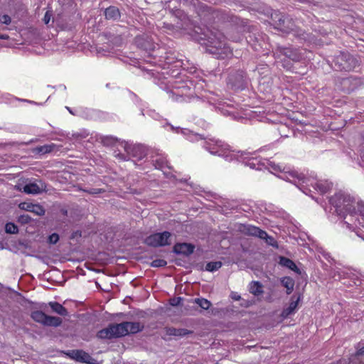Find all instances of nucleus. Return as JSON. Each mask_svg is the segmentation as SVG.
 I'll list each match as a JSON object with an SVG mask.
<instances>
[{"label": "nucleus", "instance_id": "nucleus-17", "mask_svg": "<svg viewBox=\"0 0 364 364\" xmlns=\"http://www.w3.org/2000/svg\"><path fill=\"white\" fill-rule=\"evenodd\" d=\"M279 264L285 267L294 272L297 274H301L300 269L298 268V267L296 265V264L290 259L281 256L279 257Z\"/></svg>", "mask_w": 364, "mask_h": 364}, {"label": "nucleus", "instance_id": "nucleus-44", "mask_svg": "<svg viewBox=\"0 0 364 364\" xmlns=\"http://www.w3.org/2000/svg\"><path fill=\"white\" fill-rule=\"evenodd\" d=\"M50 14L47 11L46 14H45V16H44V18H43V21L46 24H48L49 22H50Z\"/></svg>", "mask_w": 364, "mask_h": 364}, {"label": "nucleus", "instance_id": "nucleus-45", "mask_svg": "<svg viewBox=\"0 0 364 364\" xmlns=\"http://www.w3.org/2000/svg\"><path fill=\"white\" fill-rule=\"evenodd\" d=\"M230 296L233 300L235 301H239L241 299V296L236 292H232Z\"/></svg>", "mask_w": 364, "mask_h": 364}, {"label": "nucleus", "instance_id": "nucleus-51", "mask_svg": "<svg viewBox=\"0 0 364 364\" xmlns=\"http://www.w3.org/2000/svg\"><path fill=\"white\" fill-rule=\"evenodd\" d=\"M58 134L60 135V136H65L64 133L63 132H58Z\"/></svg>", "mask_w": 364, "mask_h": 364}, {"label": "nucleus", "instance_id": "nucleus-28", "mask_svg": "<svg viewBox=\"0 0 364 364\" xmlns=\"http://www.w3.org/2000/svg\"><path fill=\"white\" fill-rule=\"evenodd\" d=\"M47 315L41 311H34L31 313V318L36 322L45 324Z\"/></svg>", "mask_w": 364, "mask_h": 364}, {"label": "nucleus", "instance_id": "nucleus-29", "mask_svg": "<svg viewBox=\"0 0 364 364\" xmlns=\"http://www.w3.org/2000/svg\"><path fill=\"white\" fill-rule=\"evenodd\" d=\"M283 53L286 57L294 61H298L300 59V55H299L297 51L295 50H292L291 48H283Z\"/></svg>", "mask_w": 364, "mask_h": 364}, {"label": "nucleus", "instance_id": "nucleus-19", "mask_svg": "<svg viewBox=\"0 0 364 364\" xmlns=\"http://www.w3.org/2000/svg\"><path fill=\"white\" fill-rule=\"evenodd\" d=\"M353 61V59L348 55L342 54L341 56L337 58V61L341 63L340 68L341 70H348L353 67L348 63V61Z\"/></svg>", "mask_w": 364, "mask_h": 364}, {"label": "nucleus", "instance_id": "nucleus-40", "mask_svg": "<svg viewBox=\"0 0 364 364\" xmlns=\"http://www.w3.org/2000/svg\"><path fill=\"white\" fill-rule=\"evenodd\" d=\"M59 240V236L56 233L50 235L48 237V241L50 244H55Z\"/></svg>", "mask_w": 364, "mask_h": 364}, {"label": "nucleus", "instance_id": "nucleus-53", "mask_svg": "<svg viewBox=\"0 0 364 364\" xmlns=\"http://www.w3.org/2000/svg\"><path fill=\"white\" fill-rule=\"evenodd\" d=\"M6 97H11L9 94L6 95Z\"/></svg>", "mask_w": 364, "mask_h": 364}, {"label": "nucleus", "instance_id": "nucleus-49", "mask_svg": "<svg viewBox=\"0 0 364 364\" xmlns=\"http://www.w3.org/2000/svg\"><path fill=\"white\" fill-rule=\"evenodd\" d=\"M8 38H9V36L7 35H4V34L0 35V39L6 40V39H8Z\"/></svg>", "mask_w": 364, "mask_h": 364}, {"label": "nucleus", "instance_id": "nucleus-35", "mask_svg": "<svg viewBox=\"0 0 364 364\" xmlns=\"http://www.w3.org/2000/svg\"><path fill=\"white\" fill-rule=\"evenodd\" d=\"M347 274L348 273L344 269H338L337 270H334L333 277L335 278L336 279H340L341 278L346 277Z\"/></svg>", "mask_w": 364, "mask_h": 364}, {"label": "nucleus", "instance_id": "nucleus-24", "mask_svg": "<svg viewBox=\"0 0 364 364\" xmlns=\"http://www.w3.org/2000/svg\"><path fill=\"white\" fill-rule=\"evenodd\" d=\"M249 290L255 296H260L263 293V287L259 282H252L250 284Z\"/></svg>", "mask_w": 364, "mask_h": 364}, {"label": "nucleus", "instance_id": "nucleus-39", "mask_svg": "<svg viewBox=\"0 0 364 364\" xmlns=\"http://www.w3.org/2000/svg\"><path fill=\"white\" fill-rule=\"evenodd\" d=\"M34 204L29 203H21L18 205L19 208L26 211L31 212V209L33 208Z\"/></svg>", "mask_w": 364, "mask_h": 364}, {"label": "nucleus", "instance_id": "nucleus-18", "mask_svg": "<svg viewBox=\"0 0 364 364\" xmlns=\"http://www.w3.org/2000/svg\"><path fill=\"white\" fill-rule=\"evenodd\" d=\"M125 328L127 330V334L136 333L142 331L144 326L139 322H124Z\"/></svg>", "mask_w": 364, "mask_h": 364}, {"label": "nucleus", "instance_id": "nucleus-46", "mask_svg": "<svg viewBox=\"0 0 364 364\" xmlns=\"http://www.w3.org/2000/svg\"><path fill=\"white\" fill-rule=\"evenodd\" d=\"M11 98L12 100H14L22 101V102H28V103H30V104H36L35 102L31 101V100H28L19 99V98L14 97H11Z\"/></svg>", "mask_w": 364, "mask_h": 364}, {"label": "nucleus", "instance_id": "nucleus-25", "mask_svg": "<svg viewBox=\"0 0 364 364\" xmlns=\"http://www.w3.org/2000/svg\"><path fill=\"white\" fill-rule=\"evenodd\" d=\"M300 298L298 297L295 301H291L289 304V306L286 309H284L282 313V316L283 317H288L289 315L293 314L295 311V309L297 307L298 303L299 301Z\"/></svg>", "mask_w": 364, "mask_h": 364}, {"label": "nucleus", "instance_id": "nucleus-12", "mask_svg": "<svg viewBox=\"0 0 364 364\" xmlns=\"http://www.w3.org/2000/svg\"><path fill=\"white\" fill-rule=\"evenodd\" d=\"M122 144H124L125 151L132 155V156L137 158L139 159H144L146 155V149L144 146L141 144L136 145H129L127 142H122Z\"/></svg>", "mask_w": 364, "mask_h": 364}, {"label": "nucleus", "instance_id": "nucleus-16", "mask_svg": "<svg viewBox=\"0 0 364 364\" xmlns=\"http://www.w3.org/2000/svg\"><path fill=\"white\" fill-rule=\"evenodd\" d=\"M193 250L194 246L188 243H177L173 247V252L178 255H189Z\"/></svg>", "mask_w": 364, "mask_h": 364}, {"label": "nucleus", "instance_id": "nucleus-27", "mask_svg": "<svg viewBox=\"0 0 364 364\" xmlns=\"http://www.w3.org/2000/svg\"><path fill=\"white\" fill-rule=\"evenodd\" d=\"M61 323L62 319L60 318L47 315L44 326L58 327Z\"/></svg>", "mask_w": 364, "mask_h": 364}, {"label": "nucleus", "instance_id": "nucleus-34", "mask_svg": "<svg viewBox=\"0 0 364 364\" xmlns=\"http://www.w3.org/2000/svg\"><path fill=\"white\" fill-rule=\"evenodd\" d=\"M5 231L9 234H16L18 231V227L13 223H8L5 225Z\"/></svg>", "mask_w": 364, "mask_h": 364}, {"label": "nucleus", "instance_id": "nucleus-2", "mask_svg": "<svg viewBox=\"0 0 364 364\" xmlns=\"http://www.w3.org/2000/svg\"><path fill=\"white\" fill-rule=\"evenodd\" d=\"M334 212L341 219L342 228L350 232L349 237L364 240V202L346 191H338L329 198Z\"/></svg>", "mask_w": 364, "mask_h": 364}, {"label": "nucleus", "instance_id": "nucleus-13", "mask_svg": "<svg viewBox=\"0 0 364 364\" xmlns=\"http://www.w3.org/2000/svg\"><path fill=\"white\" fill-rule=\"evenodd\" d=\"M68 355L76 361L93 364L92 358L87 353L82 350H71Z\"/></svg>", "mask_w": 364, "mask_h": 364}, {"label": "nucleus", "instance_id": "nucleus-47", "mask_svg": "<svg viewBox=\"0 0 364 364\" xmlns=\"http://www.w3.org/2000/svg\"><path fill=\"white\" fill-rule=\"evenodd\" d=\"M181 298H177L176 299H173V301L171 303L173 306H176L179 304V302L181 301Z\"/></svg>", "mask_w": 364, "mask_h": 364}, {"label": "nucleus", "instance_id": "nucleus-11", "mask_svg": "<svg viewBox=\"0 0 364 364\" xmlns=\"http://www.w3.org/2000/svg\"><path fill=\"white\" fill-rule=\"evenodd\" d=\"M170 127H171V130H173V131L176 130V132L177 133H178L180 132L190 141L196 142V141H203L202 146L208 151H209L205 147V145L207 141H211V140L221 141L220 140H218V139H205L200 134L194 133L192 131L186 129H180L179 127L175 128L173 126H170Z\"/></svg>", "mask_w": 364, "mask_h": 364}, {"label": "nucleus", "instance_id": "nucleus-50", "mask_svg": "<svg viewBox=\"0 0 364 364\" xmlns=\"http://www.w3.org/2000/svg\"><path fill=\"white\" fill-rule=\"evenodd\" d=\"M65 108L68 110V112L73 114V115H75V114L73 112V110L69 107H65Z\"/></svg>", "mask_w": 364, "mask_h": 364}, {"label": "nucleus", "instance_id": "nucleus-8", "mask_svg": "<svg viewBox=\"0 0 364 364\" xmlns=\"http://www.w3.org/2000/svg\"><path fill=\"white\" fill-rule=\"evenodd\" d=\"M272 19L275 27L283 32L289 33L294 29L295 25L292 19L278 11L272 14Z\"/></svg>", "mask_w": 364, "mask_h": 364}, {"label": "nucleus", "instance_id": "nucleus-6", "mask_svg": "<svg viewBox=\"0 0 364 364\" xmlns=\"http://www.w3.org/2000/svg\"><path fill=\"white\" fill-rule=\"evenodd\" d=\"M240 231L247 235L257 237L260 239L265 240L266 242L274 247H278V243L272 236L260 228L252 225H241Z\"/></svg>", "mask_w": 364, "mask_h": 364}, {"label": "nucleus", "instance_id": "nucleus-4", "mask_svg": "<svg viewBox=\"0 0 364 364\" xmlns=\"http://www.w3.org/2000/svg\"><path fill=\"white\" fill-rule=\"evenodd\" d=\"M281 178L294 183L306 194L307 193L305 190L308 186H311L321 194H324L331 189L333 186L332 183L326 180H318L314 175L306 176L304 173L291 169L281 176Z\"/></svg>", "mask_w": 364, "mask_h": 364}, {"label": "nucleus", "instance_id": "nucleus-31", "mask_svg": "<svg viewBox=\"0 0 364 364\" xmlns=\"http://www.w3.org/2000/svg\"><path fill=\"white\" fill-rule=\"evenodd\" d=\"M246 80L244 76L241 74L240 75V79L236 80L235 82H232V85L235 89L243 90L246 86Z\"/></svg>", "mask_w": 364, "mask_h": 364}, {"label": "nucleus", "instance_id": "nucleus-14", "mask_svg": "<svg viewBox=\"0 0 364 364\" xmlns=\"http://www.w3.org/2000/svg\"><path fill=\"white\" fill-rule=\"evenodd\" d=\"M46 185L41 181L26 184L23 191L27 194H38L46 190Z\"/></svg>", "mask_w": 364, "mask_h": 364}, {"label": "nucleus", "instance_id": "nucleus-20", "mask_svg": "<svg viewBox=\"0 0 364 364\" xmlns=\"http://www.w3.org/2000/svg\"><path fill=\"white\" fill-rule=\"evenodd\" d=\"M56 147L57 145L53 143L50 144L39 146L33 149V153L41 154H49L52 152Z\"/></svg>", "mask_w": 364, "mask_h": 364}, {"label": "nucleus", "instance_id": "nucleus-33", "mask_svg": "<svg viewBox=\"0 0 364 364\" xmlns=\"http://www.w3.org/2000/svg\"><path fill=\"white\" fill-rule=\"evenodd\" d=\"M119 139L113 136H105L102 138V142L105 146H112L116 144Z\"/></svg>", "mask_w": 364, "mask_h": 364}, {"label": "nucleus", "instance_id": "nucleus-42", "mask_svg": "<svg viewBox=\"0 0 364 364\" xmlns=\"http://www.w3.org/2000/svg\"><path fill=\"white\" fill-rule=\"evenodd\" d=\"M1 22L5 24H9L11 23V18L8 15H3L1 18Z\"/></svg>", "mask_w": 364, "mask_h": 364}, {"label": "nucleus", "instance_id": "nucleus-21", "mask_svg": "<svg viewBox=\"0 0 364 364\" xmlns=\"http://www.w3.org/2000/svg\"><path fill=\"white\" fill-rule=\"evenodd\" d=\"M48 304L55 313L64 316L68 314V310L62 304L55 301H50Z\"/></svg>", "mask_w": 364, "mask_h": 364}, {"label": "nucleus", "instance_id": "nucleus-5", "mask_svg": "<svg viewBox=\"0 0 364 364\" xmlns=\"http://www.w3.org/2000/svg\"><path fill=\"white\" fill-rule=\"evenodd\" d=\"M207 36V51L216 58H225L232 55V50L225 43L224 35L219 31H208Z\"/></svg>", "mask_w": 364, "mask_h": 364}, {"label": "nucleus", "instance_id": "nucleus-32", "mask_svg": "<svg viewBox=\"0 0 364 364\" xmlns=\"http://www.w3.org/2000/svg\"><path fill=\"white\" fill-rule=\"evenodd\" d=\"M222 267V262H210L207 263L205 266V269L208 272H214L219 269Z\"/></svg>", "mask_w": 364, "mask_h": 364}, {"label": "nucleus", "instance_id": "nucleus-15", "mask_svg": "<svg viewBox=\"0 0 364 364\" xmlns=\"http://www.w3.org/2000/svg\"><path fill=\"white\" fill-rule=\"evenodd\" d=\"M152 162L156 168L164 172L165 168H170L168 161L162 153H157L155 156H152Z\"/></svg>", "mask_w": 364, "mask_h": 364}, {"label": "nucleus", "instance_id": "nucleus-36", "mask_svg": "<svg viewBox=\"0 0 364 364\" xmlns=\"http://www.w3.org/2000/svg\"><path fill=\"white\" fill-rule=\"evenodd\" d=\"M31 212L36 213L37 215H43L45 214V210L38 204H34L33 208L31 209Z\"/></svg>", "mask_w": 364, "mask_h": 364}, {"label": "nucleus", "instance_id": "nucleus-9", "mask_svg": "<svg viewBox=\"0 0 364 364\" xmlns=\"http://www.w3.org/2000/svg\"><path fill=\"white\" fill-rule=\"evenodd\" d=\"M171 234L168 231L155 233L149 235L145 239V243L151 247H162L171 244L170 238Z\"/></svg>", "mask_w": 364, "mask_h": 364}, {"label": "nucleus", "instance_id": "nucleus-1", "mask_svg": "<svg viewBox=\"0 0 364 364\" xmlns=\"http://www.w3.org/2000/svg\"><path fill=\"white\" fill-rule=\"evenodd\" d=\"M150 63L159 65L160 70L147 69L158 79L156 82L161 88L166 90L169 98L177 102H206L213 106L225 116H234L235 108L232 105L224 102L213 92L204 90L203 84L206 76L202 71L197 70L195 67L191 68L188 71L181 73L178 68L182 67L183 63L180 60L173 61L168 57L164 58V64L160 63L161 60Z\"/></svg>", "mask_w": 364, "mask_h": 364}, {"label": "nucleus", "instance_id": "nucleus-22", "mask_svg": "<svg viewBox=\"0 0 364 364\" xmlns=\"http://www.w3.org/2000/svg\"><path fill=\"white\" fill-rule=\"evenodd\" d=\"M105 15L107 19L117 20L120 17L119 9L115 6H109L106 9Z\"/></svg>", "mask_w": 364, "mask_h": 364}, {"label": "nucleus", "instance_id": "nucleus-37", "mask_svg": "<svg viewBox=\"0 0 364 364\" xmlns=\"http://www.w3.org/2000/svg\"><path fill=\"white\" fill-rule=\"evenodd\" d=\"M167 264L166 261L164 260V259H154L151 262V267H164L166 266Z\"/></svg>", "mask_w": 364, "mask_h": 364}, {"label": "nucleus", "instance_id": "nucleus-26", "mask_svg": "<svg viewBox=\"0 0 364 364\" xmlns=\"http://www.w3.org/2000/svg\"><path fill=\"white\" fill-rule=\"evenodd\" d=\"M282 285L287 289V294H290L294 287V280L289 277H284L282 279Z\"/></svg>", "mask_w": 364, "mask_h": 364}, {"label": "nucleus", "instance_id": "nucleus-38", "mask_svg": "<svg viewBox=\"0 0 364 364\" xmlns=\"http://www.w3.org/2000/svg\"><path fill=\"white\" fill-rule=\"evenodd\" d=\"M89 135L87 130H80L76 133L73 134V137L75 139H85Z\"/></svg>", "mask_w": 364, "mask_h": 364}, {"label": "nucleus", "instance_id": "nucleus-10", "mask_svg": "<svg viewBox=\"0 0 364 364\" xmlns=\"http://www.w3.org/2000/svg\"><path fill=\"white\" fill-rule=\"evenodd\" d=\"M135 42L138 47L148 52L149 57H151L150 52L154 51L156 47L158 46V44L154 42L153 37L147 34L137 36Z\"/></svg>", "mask_w": 364, "mask_h": 364}, {"label": "nucleus", "instance_id": "nucleus-7", "mask_svg": "<svg viewBox=\"0 0 364 364\" xmlns=\"http://www.w3.org/2000/svg\"><path fill=\"white\" fill-rule=\"evenodd\" d=\"M127 335L124 322L118 324H110L107 328L97 332V336L100 339H112Z\"/></svg>", "mask_w": 364, "mask_h": 364}, {"label": "nucleus", "instance_id": "nucleus-52", "mask_svg": "<svg viewBox=\"0 0 364 364\" xmlns=\"http://www.w3.org/2000/svg\"><path fill=\"white\" fill-rule=\"evenodd\" d=\"M60 87H62L63 88V90H65L66 89V87L64 86V85H61Z\"/></svg>", "mask_w": 364, "mask_h": 364}, {"label": "nucleus", "instance_id": "nucleus-23", "mask_svg": "<svg viewBox=\"0 0 364 364\" xmlns=\"http://www.w3.org/2000/svg\"><path fill=\"white\" fill-rule=\"evenodd\" d=\"M191 331L185 329V328H168L166 330V333L168 336H184L188 334H190Z\"/></svg>", "mask_w": 364, "mask_h": 364}, {"label": "nucleus", "instance_id": "nucleus-41", "mask_svg": "<svg viewBox=\"0 0 364 364\" xmlns=\"http://www.w3.org/2000/svg\"><path fill=\"white\" fill-rule=\"evenodd\" d=\"M85 191L92 195H97L102 193L103 190L101 188H90L89 190H85Z\"/></svg>", "mask_w": 364, "mask_h": 364}, {"label": "nucleus", "instance_id": "nucleus-30", "mask_svg": "<svg viewBox=\"0 0 364 364\" xmlns=\"http://www.w3.org/2000/svg\"><path fill=\"white\" fill-rule=\"evenodd\" d=\"M194 302L205 310L208 309L211 306L210 301L204 298L195 299Z\"/></svg>", "mask_w": 364, "mask_h": 364}, {"label": "nucleus", "instance_id": "nucleus-43", "mask_svg": "<svg viewBox=\"0 0 364 364\" xmlns=\"http://www.w3.org/2000/svg\"><path fill=\"white\" fill-rule=\"evenodd\" d=\"M30 220L31 218L28 215H23L19 218L21 223H28Z\"/></svg>", "mask_w": 364, "mask_h": 364}, {"label": "nucleus", "instance_id": "nucleus-3", "mask_svg": "<svg viewBox=\"0 0 364 364\" xmlns=\"http://www.w3.org/2000/svg\"><path fill=\"white\" fill-rule=\"evenodd\" d=\"M205 147L211 154L221 156L225 161H237L256 170L265 168L269 172L278 175L280 178L281 176H283L285 172L290 170L289 168L282 167V166L276 164L268 159L254 156L253 154L232 150L230 146L223 141H208L206 142Z\"/></svg>", "mask_w": 364, "mask_h": 364}, {"label": "nucleus", "instance_id": "nucleus-48", "mask_svg": "<svg viewBox=\"0 0 364 364\" xmlns=\"http://www.w3.org/2000/svg\"><path fill=\"white\" fill-rule=\"evenodd\" d=\"M357 354L358 355H364V346L359 348L358 350H357Z\"/></svg>", "mask_w": 364, "mask_h": 364}]
</instances>
